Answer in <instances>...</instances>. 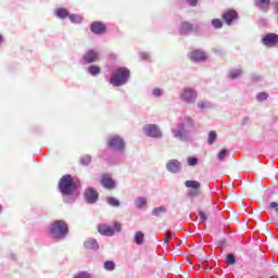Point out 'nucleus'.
<instances>
[{"mask_svg":"<svg viewBox=\"0 0 278 278\" xmlns=\"http://www.w3.org/2000/svg\"><path fill=\"white\" fill-rule=\"evenodd\" d=\"M255 5L263 10V12H267V9L270 5V0H255Z\"/></svg>","mask_w":278,"mask_h":278,"instance_id":"f3484780","label":"nucleus"},{"mask_svg":"<svg viewBox=\"0 0 278 278\" xmlns=\"http://www.w3.org/2000/svg\"><path fill=\"white\" fill-rule=\"evenodd\" d=\"M169 240H172V235L167 233L164 238V242H169Z\"/></svg>","mask_w":278,"mask_h":278,"instance_id":"ea45409f","label":"nucleus"},{"mask_svg":"<svg viewBox=\"0 0 278 278\" xmlns=\"http://www.w3.org/2000/svg\"><path fill=\"white\" fill-rule=\"evenodd\" d=\"M2 39H3V36H2V35H0V41H2Z\"/></svg>","mask_w":278,"mask_h":278,"instance_id":"c03bdc74","label":"nucleus"},{"mask_svg":"<svg viewBox=\"0 0 278 278\" xmlns=\"http://www.w3.org/2000/svg\"><path fill=\"white\" fill-rule=\"evenodd\" d=\"M153 94L154 96H162V89H154Z\"/></svg>","mask_w":278,"mask_h":278,"instance_id":"58836bf2","label":"nucleus"},{"mask_svg":"<svg viewBox=\"0 0 278 278\" xmlns=\"http://www.w3.org/2000/svg\"><path fill=\"white\" fill-rule=\"evenodd\" d=\"M68 223L65 220H54L50 227L52 238H65L68 235Z\"/></svg>","mask_w":278,"mask_h":278,"instance_id":"f03ea898","label":"nucleus"},{"mask_svg":"<svg viewBox=\"0 0 278 278\" xmlns=\"http://www.w3.org/2000/svg\"><path fill=\"white\" fill-rule=\"evenodd\" d=\"M89 73L92 76H98L101 74V67H99V65H89Z\"/></svg>","mask_w":278,"mask_h":278,"instance_id":"b1692460","label":"nucleus"},{"mask_svg":"<svg viewBox=\"0 0 278 278\" xmlns=\"http://www.w3.org/2000/svg\"><path fill=\"white\" fill-rule=\"evenodd\" d=\"M191 61H205L206 54H204L203 50H193L190 52Z\"/></svg>","mask_w":278,"mask_h":278,"instance_id":"4468645a","label":"nucleus"},{"mask_svg":"<svg viewBox=\"0 0 278 278\" xmlns=\"http://www.w3.org/2000/svg\"><path fill=\"white\" fill-rule=\"evenodd\" d=\"M129 76L130 72L128 67H117L116 72L111 76V85H113V87H121L127 83Z\"/></svg>","mask_w":278,"mask_h":278,"instance_id":"f257e3e1","label":"nucleus"},{"mask_svg":"<svg viewBox=\"0 0 278 278\" xmlns=\"http://www.w3.org/2000/svg\"><path fill=\"white\" fill-rule=\"evenodd\" d=\"M84 194L88 203H96V201L99 199V192L96 190V188H86Z\"/></svg>","mask_w":278,"mask_h":278,"instance_id":"9d476101","label":"nucleus"},{"mask_svg":"<svg viewBox=\"0 0 278 278\" xmlns=\"http://www.w3.org/2000/svg\"><path fill=\"white\" fill-rule=\"evenodd\" d=\"M194 26L191 22H182L181 24V33H192Z\"/></svg>","mask_w":278,"mask_h":278,"instance_id":"412c9836","label":"nucleus"},{"mask_svg":"<svg viewBox=\"0 0 278 278\" xmlns=\"http://www.w3.org/2000/svg\"><path fill=\"white\" fill-rule=\"evenodd\" d=\"M106 144L111 150H115L117 152H124L126 149V143L122 137H118V135H115L113 137H110L106 141Z\"/></svg>","mask_w":278,"mask_h":278,"instance_id":"39448f33","label":"nucleus"},{"mask_svg":"<svg viewBox=\"0 0 278 278\" xmlns=\"http://www.w3.org/2000/svg\"><path fill=\"white\" fill-rule=\"evenodd\" d=\"M242 74H243V70H241V68L230 70L229 77L230 78H239L240 76H242Z\"/></svg>","mask_w":278,"mask_h":278,"instance_id":"393cba45","label":"nucleus"},{"mask_svg":"<svg viewBox=\"0 0 278 278\" xmlns=\"http://www.w3.org/2000/svg\"><path fill=\"white\" fill-rule=\"evenodd\" d=\"M74 278H91V275L89 273H78Z\"/></svg>","mask_w":278,"mask_h":278,"instance_id":"f704fd0d","label":"nucleus"},{"mask_svg":"<svg viewBox=\"0 0 278 278\" xmlns=\"http://www.w3.org/2000/svg\"><path fill=\"white\" fill-rule=\"evenodd\" d=\"M55 15L58 16V18H68L70 11L66 10L65 8H60L59 10L55 11Z\"/></svg>","mask_w":278,"mask_h":278,"instance_id":"a211bd4d","label":"nucleus"},{"mask_svg":"<svg viewBox=\"0 0 278 278\" xmlns=\"http://www.w3.org/2000/svg\"><path fill=\"white\" fill-rule=\"evenodd\" d=\"M163 212H166V207L164 205L152 210V214H154V216H160Z\"/></svg>","mask_w":278,"mask_h":278,"instance_id":"cd10ccee","label":"nucleus"},{"mask_svg":"<svg viewBox=\"0 0 278 278\" xmlns=\"http://www.w3.org/2000/svg\"><path fill=\"white\" fill-rule=\"evenodd\" d=\"M85 247L86 249H93L94 251H97L99 249V242H97V240H86L85 241Z\"/></svg>","mask_w":278,"mask_h":278,"instance_id":"aec40b11","label":"nucleus"},{"mask_svg":"<svg viewBox=\"0 0 278 278\" xmlns=\"http://www.w3.org/2000/svg\"><path fill=\"white\" fill-rule=\"evenodd\" d=\"M147 202H148L147 197H138L136 201V205L137 207H144V205H147Z\"/></svg>","mask_w":278,"mask_h":278,"instance_id":"a878e982","label":"nucleus"},{"mask_svg":"<svg viewBox=\"0 0 278 278\" xmlns=\"http://www.w3.org/2000/svg\"><path fill=\"white\" fill-rule=\"evenodd\" d=\"M90 30L96 35H102L103 33H106L108 26L104 22H92L90 24Z\"/></svg>","mask_w":278,"mask_h":278,"instance_id":"9b49d317","label":"nucleus"},{"mask_svg":"<svg viewBox=\"0 0 278 278\" xmlns=\"http://www.w3.org/2000/svg\"><path fill=\"white\" fill-rule=\"evenodd\" d=\"M187 163L189 166L194 167L195 165H198L199 161L198 159L191 157L187 160Z\"/></svg>","mask_w":278,"mask_h":278,"instance_id":"72a5a7b5","label":"nucleus"},{"mask_svg":"<svg viewBox=\"0 0 278 278\" xmlns=\"http://www.w3.org/2000/svg\"><path fill=\"white\" fill-rule=\"evenodd\" d=\"M70 21L71 23H83L84 17L83 15H77V13H71Z\"/></svg>","mask_w":278,"mask_h":278,"instance_id":"4be33fe9","label":"nucleus"},{"mask_svg":"<svg viewBox=\"0 0 278 278\" xmlns=\"http://www.w3.org/2000/svg\"><path fill=\"white\" fill-rule=\"evenodd\" d=\"M216 139H217V132H216V130H211V131L208 132V139H207L208 144H210V146H213V144L215 143Z\"/></svg>","mask_w":278,"mask_h":278,"instance_id":"5701e85b","label":"nucleus"},{"mask_svg":"<svg viewBox=\"0 0 278 278\" xmlns=\"http://www.w3.org/2000/svg\"><path fill=\"white\" fill-rule=\"evenodd\" d=\"M212 25L215 28H222L223 22H222V20H219V17H214V20H212Z\"/></svg>","mask_w":278,"mask_h":278,"instance_id":"c756f323","label":"nucleus"},{"mask_svg":"<svg viewBox=\"0 0 278 278\" xmlns=\"http://www.w3.org/2000/svg\"><path fill=\"white\" fill-rule=\"evenodd\" d=\"M116 264L113 261H106L104 262V269L105 270H115Z\"/></svg>","mask_w":278,"mask_h":278,"instance_id":"bb28decb","label":"nucleus"},{"mask_svg":"<svg viewBox=\"0 0 278 278\" xmlns=\"http://www.w3.org/2000/svg\"><path fill=\"white\" fill-rule=\"evenodd\" d=\"M100 59V53L97 50H87L84 54V60L86 63H94V61H98Z\"/></svg>","mask_w":278,"mask_h":278,"instance_id":"ddd939ff","label":"nucleus"},{"mask_svg":"<svg viewBox=\"0 0 278 278\" xmlns=\"http://www.w3.org/2000/svg\"><path fill=\"white\" fill-rule=\"evenodd\" d=\"M180 98L185 100V102H195L197 100V92L193 89H185L182 93H180Z\"/></svg>","mask_w":278,"mask_h":278,"instance_id":"f8f14e48","label":"nucleus"},{"mask_svg":"<svg viewBox=\"0 0 278 278\" xmlns=\"http://www.w3.org/2000/svg\"><path fill=\"white\" fill-rule=\"evenodd\" d=\"M199 216H200V220H202V222L207 220V214H205V212H203V210H200Z\"/></svg>","mask_w":278,"mask_h":278,"instance_id":"c9c22d12","label":"nucleus"},{"mask_svg":"<svg viewBox=\"0 0 278 278\" xmlns=\"http://www.w3.org/2000/svg\"><path fill=\"white\" fill-rule=\"evenodd\" d=\"M222 20L226 25H232L235 21H239V13L236 10H227L222 14Z\"/></svg>","mask_w":278,"mask_h":278,"instance_id":"0eeeda50","label":"nucleus"},{"mask_svg":"<svg viewBox=\"0 0 278 278\" xmlns=\"http://www.w3.org/2000/svg\"><path fill=\"white\" fill-rule=\"evenodd\" d=\"M143 130L148 137H153L155 139H160L161 137H163L162 130H160L159 126H156L155 124H147L143 127Z\"/></svg>","mask_w":278,"mask_h":278,"instance_id":"423d86ee","label":"nucleus"},{"mask_svg":"<svg viewBox=\"0 0 278 278\" xmlns=\"http://www.w3.org/2000/svg\"><path fill=\"white\" fill-rule=\"evenodd\" d=\"M185 186H187V188H190V197H199L201 182H198V180H186Z\"/></svg>","mask_w":278,"mask_h":278,"instance_id":"1a4fd4ad","label":"nucleus"},{"mask_svg":"<svg viewBox=\"0 0 278 278\" xmlns=\"http://www.w3.org/2000/svg\"><path fill=\"white\" fill-rule=\"evenodd\" d=\"M268 98V93H266L265 91H261V93L257 94V100H260V102H264V100H267Z\"/></svg>","mask_w":278,"mask_h":278,"instance_id":"473e14b6","label":"nucleus"},{"mask_svg":"<svg viewBox=\"0 0 278 278\" xmlns=\"http://www.w3.org/2000/svg\"><path fill=\"white\" fill-rule=\"evenodd\" d=\"M269 207L271 210L275 207L276 208V214L278 215V203H277V201H271V203H269Z\"/></svg>","mask_w":278,"mask_h":278,"instance_id":"e433bc0d","label":"nucleus"},{"mask_svg":"<svg viewBox=\"0 0 278 278\" xmlns=\"http://www.w3.org/2000/svg\"><path fill=\"white\" fill-rule=\"evenodd\" d=\"M101 184L104 186V188H115L116 186L113 178H110L108 174H103V176H101Z\"/></svg>","mask_w":278,"mask_h":278,"instance_id":"2eb2a0df","label":"nucleus"},{"mask_svg":"<svg viewBox=\"0 0 278 278\" xmlns=\"http://www.w3.org/2000/svg\"><path fill=\"white\" fill-rule=\"evenodd\" d=\"M77 188V184L75 180H73V176H70V174H66V176H63L59 184V189L63 194H73Z\"/></svg>","mask_w":278,"mask_h":278,"instance_id":"7ed1b4c3","label":"nucleus"},{"mask_svg":"<svg viewBox=\"0 0 278 278\" xmlns=\"http://www.w3.org/2000/svg\"><path fill=\"white\" fill-rule=\"evenodd\" d=\"M188 2L192 8H195L198 5V0H188Z\"/></svg>","mask_w":278,"mask_h":278,"instance_id":"4c0bfd02","label":"nucleus"},{"mask_svg":"<svg viewBox=\"0 0 278 278\" xmlns=\"http://www.w3.org/2000/svg\"><path fill=\"white\" fill-rule=\"evenodd\" d=\"M199 106H200L201 109H204V106H206V104H205L204 102H200V103H199Z\"/></svg>","mask_w":278,"mask_h":278,"instance_id":"a19ab883","label":"nucleus"},{"mask_svg":"<svg viewBox=\"0 0 278 278\" xmlns=\"http://www.w3.org/2000/svg\"><path fill=\"white\" fill-rule=\"evenodd\" d=\"M142 58H143V59H148L149 55H148V54H143Z\"/></svg>","mask_w":278,"mask_h":278,"instance_id":"79ce46f5","label":"nucleus"},{"mask_svg":"<svg viewBox=\"0 0 278 278\" xmlns=\"http://www.w3.org/2000/svg\"><path fill=\"white\" fill-rule=\"evenodd\" d=\"M98 231L102 236H114L116 231H122V223L115 220V223H113V227L112 225H108L106 223H100L98 225Z\"/></svg>","mask_w":278,"mask_h":278,"instance_id":"20e7f679","label":"nucleus"},{"mask_svg":"<svg viewBox=\"0 0 278 278\" xmlns=\"http://www.w3.org/2000/svg\"><path fill=\"white\" fill-rule=\"evenodd\" d=\"M226 261H227V264H230V265L236 264V255H233V253H228Z\"/></svg>","mask_w":278,"mask_h":278,"instance_id":"7c9ffc66","label":"nucleus"},{"mask_svg":"<svg viewBox=\"0 0 278 278\" xmlns=\"http://www.w3.org/2000/svg\"><path fill=\"white\" fill-rule=\"evenodd\" d=\"M262 42L268 48L278 46V34L277 33H267L263 36Z\"/></svg>","mask_w":278,"mask_h":278,"instance_id":"6e6552de","label":"nucleus"},{"mask_svg":"<svg viewBox=\"0 0 278 278\" xmlns=\"http://www.w3.org/2000/svg\"><path fill=\"white\" fill-rule=\"evenodd\" d=\"M166 168L170 172V173H178V170H180L181 168V164L179 163V161L173 160L169 161L166 164Z\"/></svg>","mask_w":278,"mask_h":278,"instance_id":"dca6fc26","label":"nucleus"},{"mask_svg":"<svg viewBox=\"0 0 278 278\" xmlns=\"http://www.w3.org/2000/svg\"><path fill=\"white\" fill-rule=\"evenodd\" d=\"M134 240L136 244H143L144 242V233L143 231H136L134 236Z\"/></svg>","mask_w":278,"mask_h":278,"instance_id":"6ab92c4d","label":"nucleus"},{"mask_svg":"<svg viewBox=\"0 0 278 278\" xmlns=\"http://www.w3.org/2000/svg\"><path fill=\"white\" fill-rule=\"evenodd\" d=\"M275 8H276V10H277V12H278V1H277V3L275 4Z\"/></svg>","mask_w":278,"mask_h":278,"instance_id":"37998d69","label":"nucleus"},{"mask_svg":"<svg viewBox=\"0 0 278 278\" xmlns=\"http://www.w3.org/2000/svg\"><path fill=\"white\" fill-rule=\"evenodd\" d=\"M227 154H228V150H220V152L217 155L218 161H225Z\"/></svg>","mask_w":278,"mask_h":278,"instance_id":"2f4dec72","label":"nucleus"},{"mask_svg":"<svg viewBox=\"0 0 278 278\" xmlns=\"http://www.w3.org/2000/svg\"><path fill=\"white\" fill-rule=\"evenodd\" d=\"M269 278H278V277H275V276H274V277H269Z\"/></svg>","mask_w":278,"mask_h":278,"instance_id":"a18cd8bd","label":"nucleus"},{"mask_svg":"<svg viewBox=\"0 0 278 278\" xmlns=\"http://www.w3.org/2000/svg\"><path fill=\"white\" fill-rule=\"evenodd\" d=\"M108 202L110 205H113V206L121 205V201H118V199H116V197H109Z\"/></svg>","mask_w":278,"mask_h":278,"instance_id":"c85d7f7f","label":"nucleus"}]
</instances>
